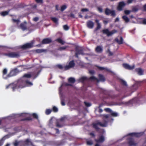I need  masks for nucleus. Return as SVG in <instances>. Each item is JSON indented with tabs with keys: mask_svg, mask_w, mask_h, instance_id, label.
Here are the masks:
<instances>
[{
	"mask_svg": "<svg viewBox=\"0 0 146 146\" xmlns=\"http://www.w3.org/2000/svg\"><path fill=\"white\" fill-rule=\"evenodd\" d=\"M25 82L27 85L28 86H31L33 85V84L32 82H29L27 80H26Z\"/></svg>",
	"mask_w": 146,
	"mask_h": 146,
	"instance_id": "28",
	"label": "nucleus"
},
{
	"mask_svg": "<svg viewBox=\"0 0 146 146\" xmlns=\"http://www.w3.org/2000/svg\"><path fill=\"white\" fill-rule=\"evenodd\" d=\"M51 112V110L50 109H47L45 111V113L47 115L50 114Z\"/></svg>",
	"mask_w": 146,
	"mask_h": 146,
	"instance_id": "33",
	"label": "nucleus"
},
{
	"mask_svg": "<svg viewBox=\"0 0 146 146\" xmlns=\"http://www.w3.org/2000/svg\"><path fill=\"white\" fill-rule=\"evenodd\" d=\"M86 143L88 145H91L93 144V142L92 141H87Z\"/></svg>",
	"mask_w": 146,
	"mask_h": 146,
	"instance_id": "39",
	"label": "nucleus"
},
{
	"mask_svg": "<svg viewBox=\"0 0 146 146\" xmlns=\"http://www.w3.org/2000/svg\"><path fill=\"white\" fill-rule=\"evenodd\" d=\"M65 119V117H62L60 118L59 121L56 123V127H63V124H62V121L64 120Z\"/></svg>",
	"mask_w": 146,
	"mask_h": 146,
	"instance_id": "7",
	"label": "nucleus"
},
{
	"mask_svg": "<svg viewBox=\"0 0 146 146\" xmlns=\"http://www.w3.org/2000/svg\"><path fill=\"white\" fill-rule=\"evenodd\" d=\"M68 81L71 83H74L75 81V80L73 78H70L68 79Z\"/></svg>",
	"mask_w": 146,
	"mask_h": 146,
	"instance_id": "26",
	"label": "nucleus"
},
{
	"mask_svg": "<svg viewBox=\"0 0 146 146\" xmlns=\"http://www.w3.org/2000/svg\"><path fill=\"white\" fill-rule=\"evenodd\" d=\"M8 12L7 11H5L2 12L1 13V15L2 16H5L8 14Z\"/></svg>",
	"mask_w": 146,
	"mask_h": 146,
	"instance_id": "29",
	"label": "nucleus"
},
{
	"mask_svg": "<svg viewBox=\"0 0 146 146\" xmlns=\"http://www.w3.org/2000/svg\"><path fill=\"white\" fill-rule=\"evenodd\" d=\"M57 40L59 43L62 44H63L65 43L64 41L60 38L58 39Z\"/></svg>",
	"mask_w": 146,
	"mask_h": 146,
	"instance_id": "23",
	"label": "nucleus"
},
{
	"mask_svg": "<svg viewBox=\"0 0 146 146\" xmlns=\"http://www.w3.org/2000/svg\"><path fill=\"white\" fill-rule=\"evenodd\" d=\"M22 115L24 117H29L31 116L30 114H28V113H27V114H22Z\"/></svg>",
	"mask_w": 146,
	"mask_h": 146,
	"instance_id": "38",
	"label": "nucleus"
},
{
	"mask_svg": "<svg viewBox=\"0 0 146 146\" xmlns=\"http://www.w3.org/2000/svg\"><path fill=\"white\" fill-rule=\"evenodd\" d=\"M125 5V4L123 2H121L119 3L117 7V9L119 11L121 10Z\"/></svg>",
	"mask_w": 146,
	"mask_h": 146,
	"instance_id": "10",
	"label": "nucleus"
},
{
	"mask_svg": "<svg viewBox=\"0 0 146 146\" xmlns=\"http://www.w3.org/2000/svg\"><path fill=\"white\" fill-rule=\"evenodd\" d=\"M115 40L119 44H121L123 43V39L122 37H120V41L118 39L116 38L115 39Z\"/></svg>",
	"mask_w": 146,
	"mask_h": 146,
	"instance_id": "22",
	"label": "nucleus"
},
{
	"mask_svg": "<svg viewBox=\"0 0 146 146\" xmlns=\"http://www.w3.org/2000/svg\"><path fill=\"white\" fill-rule=\"evenodd\" d=\"M52 21L55 23H57L58 22V19L56 18L52 17L51 18Z\"/></svg>",
	"mask_w": 146,
	"mask_h": 146,
	"instance_id": "32",
	"label": "nucleus"
},
{
	"mask_svg": "<svg viewBox=\"0 0 146 146\" xmlns=\"http://www.w3.org/2000/svg\"><path fill=\"white\" fill-rule=\"evenodd\" d=\"M98 10L99 12L100 13L102 12V9L100 7H98Z\"/></svg>",
	"mask_w": 146,
	"mask_h": 146,
	"instance_id": "48",
	"label": "nucleus"
},
{
	"mask_svg": "<svg viewBox=\"0 0 146 146\" xmlns=\"http://www.w3.org/2000/svg\"><path fill=\"white\" fill-rule=\"evenodd\" d=\"M96 52L100 53L102 52V48L101 47L98 46L96 48Z\"/></svg>",
	"mask_w": 146,
	"mask_h": 146,
	"instance_id": "16",
	"label": "nucleus"
},
{
	"mask_svg": "<svg viewBox=\"0 0 146 146\" xmlns=\"http://www.w3.org/2000/svg\"><path fill=\"white\" fill-rule=\"evenodd\" d=\"M33 41H32L31 42L27 43L22 46V48L23 49L31 48L33 46Z\"/></svg>",
	"mask_w": 146,
	"mask_h": 146,
	"instance_id": "5",
	"label": "nucleus"
},
{
	"mask_svg": "<svg viewBox=\"0 0 146 146\" xmlns=\"http://www.w3.org/2000/svg\"><path fill=\"white\" fill-rule=\"evenodd\" d=\"M51 41L50 39L47 38L43 40L42 42L43 44H48Z\"/></svg>",
	"mask_w": 146,
	"mask_h": 146,
	"instance_id": "14",
	"label": "nucleus"
},
{
	"mask_svg": "<svg viewBox=\"0 0 146 146\" xmlns=\"http://www.w3.org/2000/svg\"><path fill=\"white\" fill-rule=\"evenodd\" d=\"M108 23V21H104V23L105 24H106Z\"/></svg>",
	"mask_w": 146,
	"mask_h": 146,
	"instance_id": "64",
	"label": "nucleus"
},
{
	"mask_svg": "<svg viewBox=\"0 0 146 146\" xmlns=\"http://www.w3.org/2000/svg\"><path fill=\"white\" fill-rule=\"evenodd\" d=\"M70 16L72 18H74V14H71L70 15Z\"/></svg>",
	"mask_w": 146,
	"mask_h": 146,
	"instance_id": "61",
	"label": "nucleus"
},
{
	"mask_svg": "<svg viewBox=\"0 0 146 146\" xmlns=\"http://www.w3.org/2000/svg\"><path fill=\"white\" fill-rule=\"evenodd\" d=\"M54 129L56 131V133H59V131L57 128H54Z\"/></svg>",
	"mask_w": 146,
	"mask_h": 146,
	"instance_id": "53",
	"label": "nucleus"
},
{
	"mask_svg": "<svg viewBox=\"0 0 146 146\" xmlns=\"http://www.w3.org/2000/svg\"><path fill=\"white\" fill-rule=\"evenodd\" d=\"M90 135L93 136V137H95V135L93 133H90Z\"/></svg>",
	"mask_w": 146,
	"mask_h": 146,
	"instance_id": "55",
	"label": "nucleus"
},
{
	"mask_svg": "<svg viewBox=\"0 0 146 146\" xmlns=\"http://www.w3.org/2000/svg\"><path fill=\"white\" fill-rule=\"evenodd\" d=\"M63 28L65 30H68L69 29V27L66 25H65L63 26Z\"/></svg>",
	"mask_w": 146,
	"mask_h": 146,
	"instance_id": "41",
	"label": "nucleus"
},
{
	"mask_svg": "<svg viewBox=\"0 0 146 146\" xmlns=\"http://www.w3.org/2000/svg\"><path fill=\"white\" fill-rule=\"evenodd\" d=\"M8 57L12 58L18 57L19 56V54L15 52H11L9 53L6 55Z\"/></svg>",
	"mask_w": 146,
	"mask_h": 146,
	"instance_id": "4",
	"label": "nucleus"
},
{
	"mask_svg": "<svg viewBox=\"0 0 146 146\" xmlns=\"http://www.w3.org/2000/svg\"><path fill=\"white\" fill-rule=\"evenodd\" d=\"M90 79H91V80H96L97 82L98 81V79H97L94 76L91 77L90 78Z\"/></svg>",
	"mask_w": 146,
	"mask_h": 146,
	"instance_id": "36",
	"label": "nucleus"
},
{
	"mask_svg": "<svg viewBox=\"0 0 146 146\" xmlns=\"http://www.w3.org/2000/svg\"><path fill=\"white\" fill-rule=\"evenodd\" d=\"M87 25L88 28L90 29H92L94 27V24L93 22L90 21L87 22Z\"/></svg>",
	"mask_w": 146,
	"mask_h": 146,
	"instance_id": "12",
	"label": "nucleus"
},
{
	"mask_svg": "<svg viewBox=\"0 0 146 146\" xmlns=\"http://www.w3.org/2000/svg\"><path fill=\"white\" fill-rule=\"evenodd\" d=\"M88 79L87 77L85 76H82L79 78V80L80 82H83Z\"/></svg>",
	"mask_w": 146,
	"mask_h": 146,
	"instance_id": "17",
	"label": "nucleus"
},
{
	"mask_svg": "<svg viewBox=\"0 0 146 146\" xmlns=\"http://www.w3.org/2000/svg\"><path fill=\"white\" fill-rule=\"evenodd\" d=\"M122 83L124 84V85H126V84H126V83L125 82V81H123V80H122Z\"/></svg>",
	"mask_w": 146,
	"mask_h": 146,
	"instance_id": "59",
	"label": "nucleus"
},
{
	"mask_svg": "<svg viewBox=\"0 0 146 146\" xmlns=\"http://www.w3.org/2000/svg\"><path fill=\"white\" fill-rule=\"evenodd\" d=\"M7 72V70L6 69H5L3 71V77L5 78H6L5 77V75L6 74Z\"/></svg>",
	"mask_w": 146,
	"mask_h": 146,
	"instance_id": "24",
	"label": "nucleus"
},
{
	"mask_svg": "<svg viewBox=\"0 0 146 146\" xmlns=\"http://www.w3.org/2000/svg\"><path fill=\"white\" fill-rule=\"evenodd\" d=\"M111 115L114 117H116L118 116V114L117 113L113 111L111 112Z\"/></svg>",
	"mask_w": 146,
	"mask_h": 146,
	"instance_id": "31",
	"label": "nucleus"
},
{
	"mask_svg": "<svg viewBox=\"0 0 146 146\" xmlns=\"http://www.w3.org/2000/svg\"><path fill=\"white\" fill-rule=\"evenodd\" d=\"M33 116L36 118H38V116L37 114L35 113H33L32 114Z\"/></svg>",
	"mask_w": 146,
	"mask_h": 146,
	"instance_id": "45",
	"label": "nucleus"
},
{
	"mask_svg": "<svg viewBox=\"0 0 146 146\" xmlns=\"http://www.w3.org/2000/svg\"><path fill=\"white\" fill-rule=\"evenodd\" d=\"M107 123H102L99 121H97L93 124V127L95 128H96L98 127H106L107 126Z\"/></svg>",
	"mask_w": 146,
	"mask_h": 146,
	"instance_id": "3",
	"label": "nucleus"
},
{
	"mask_svg": "<svg viewBox=\"0 0 146 146\" xmlns=\"http://www.w3.org/2000/svg\"><path fill=\"white\" fill-rule=\"evenodd\" d=\"M89 72L91 74H93L94 73V70H91Z\"/></svg>",
	"mask_w": 146,
	"mask_h": 146,
	"instance_id": "56",
	"label": "nucleus"
},
{
	"mask_svg": "<svg viewBox=\"0 0 146 146\" xmlns=\"http://www.w3.org/2000/svg\"><path fill=\"white\" fill-rule=\"evenodd\" d=\"M54 121V119L53 118H52L49 121V125H51Z\"/></svg>",
	"mask_w": 146,
	"mask_h": 146,
	"instance_id": "37",
	"label": "nucleus"
},
{
	"mask_svg": "<svg viewBox=\"0 0 146 146\" xmlns=\"http://www.w3.org/2000/svg\"><path fill=\"white\" fill-rule=\"evenodd\" d=\"M74 64L73 61H72L70 62L69 64L68 65L64 67V69L65 70H68L71 68H72L74 66Z\"/></svg>",
	"mask_w": 146,
	"mask_h": 146,
	"instance_id": "8",
	"label": "nucleus"
},
{
	"mask_svg": "<svg viewBox=\"0 0 146 146\" xmlns=\"http://www.w3.org/2000/svg\"><path fill=\"white\" fill-rule=\"evenodd\" d=\"M15 146H17L19 144V142L16 141L14 144Z\"/></svg>",
	"mask_w": 146,
	"mask_h": 146,
	"instance_id": "52",
	"label": "nucleus"
},
{
	"mask_svg": "<svg viewBox=\"0 0 146 146\" xmlns=\"http://www.w3.org/2000/svg\"><path fill=\"white\" fill-rule=\"evenodd\" d=\"M95 21H96V23H97V26L96 28V29L97 30L98 29H100L101 28V25H100V24L99 22V21L97 19H96V20Z\"/></svg>",
	"mask_w": 146,
	"mask_h": 146,
	"instance_id": "19",
	"label": "nucleus"
},
{
	"mask_svg": "<svg viewBox=\"0 0 146 146\" xmlns=\"http://www.w3.org/2000/svg\"><path fill=\"white\" fill-rule=\"evenodd\" d=\"M99 76L100 80L102 81H104V78L103 76L101 75L100 74L99 75Z\"/></svg>",
	"mask_w": 146,
	"mask_h": 146,
	"instance_id": "30",
	"label": "nucleus"
},
{
	"mask_svg": "<svg viewBox=\"0 0 146 146\" xmlns=\"http://www.w3.org/2000/svg\"><path fill=\"white\" fill-rule=\"evenodd\" d=\"M13 21L14 22L16 23L17 24L19 22H20V21L19 20H15L14 19H13Z\"/></svg>",
	"mask_w": 146,
	"mask_h": 146,
	"instance_id": "46",
	"label": "nucleus"
},
{
	"mask_svg": "<svg viewBox=\"0 0 146 146\" xmlns=\"http://www.w3.org/2000/svg\"><path fill=\"white\" fill-rule=\"evenodd\" d=\"M119 18H117L115 20V22L118 21H119Z\"/></svg>",
	"mask_w": 146,
	"mask_h": 146,
	"instance_id": "63",
	"label": "nucleus"
},
{
	"mask_svg": "<svg viewBox=\"0 0 146 146\" xmlns=\"http://www.w3.org/2000/svg\"><path fill=\"white\" fill-rule=\"evenodd\" d=\"M31 75L30 74H25L23 77V79L24 80H25V78H29L31 77Z\"/></svg>",
	"mask_w": 146,
	"mask_h": 146,
	"instance_id": "18",
	"label": "nucleus"
},
{
	"mask_svg": "<svg viewBox=\"0 0 146 146\" xmlns=\"http://www.w3.org/2000/svg\"><path fill=\"white\" fill-rule=\"evenodd\" d=\"M67 48V46H65L63 47H61L59 48V49L60 50H65L66 48Z\"/></svg>",
	"mask_w": 146,
	"mask_h": 146,
	"instance_id": "43",
	"label": "nucleus"
},
{
	"mask_svg": "<svg viewBox=\"0 0 146 146\" xmlns=\"http://www.w3.org/2000/svg\"><path fill=\"white\" fill-rule=\"evenodd\" d=\"M143 134L142 133H129L128 135L130 136L131 137L129 138L128 139V144L129 146H135L137 143H135L134 142V139L133 138V136L136 137H139L141 136Z\"/></svg>",
	"mask_w": 146,
	"mask_h": 146,
	"instance_id": "1",
	"label": "nucleus"
},
{
	"mask_svg": "<svg viewBox=\"0 0 146 146\" xmlns=\"http://www.w3.org/2000/svg\"><path fill=\"white\" fill-rule=\"evenodd\" d=\"M8 138V136L6 135L4 136L3 138L0 140V145H1L3 144V141H4L6 139Z\"/></svg>",
	"mask_w": 146,
	"mask_h": 146,
	"instance_id": "15",
	"label": "nucleus"
},
{
	"mask_svg": "<svg viewBox=\"0 0 146 146\" xmlns=\"http://www.w3.org/2000/svg\"><path fill=\"white\" fill-rule=\"evenodd\" d=\"M36 51L38 52H43L42 50H37Z\"/></svg>",
	"mask_w": 146,
	"mask_h": 146,
	"instance_id": "60",
	"label": "nucleus"
},
{
	"mask_svg": "<svg viewBox=\"0 0 146 146\" xmlns=\"http://www.w3.org/2000/svg\"><path fill=\"white\" fill-rule=\"evenodd\" d=\"M13 84H11L8 86H6V88H8V87H9L10 88H12L13 89V90H14L15 89V87H13Z\"/></svg>",
	"mask_w": 146,
	"mask_h": 146,
	"instance_id": "34",
	"label": "nucleus"
},
{
	"mask_svg": "<svg viewBox=\"0 0 146 146\" xmlns=\"http://www.w3.org/2000/svg\"><path fill=\"white\" fill-rule=\"evenodd\" d=\"M105 110L107 111H110L111 112V110L109 108H106L105 109Z\"/></svg>",
	"mask_w": 146,
	"mask_h": 146,
	"instance_id": "54",
	"label": "nucleus"
},
{
	"mask_svg": "<svg viewBox=\"0 0 146 146\" xmlns=\"http://www.w3.org/2000/svg\"><path fill=\"white\" fill-rule=\"evenodd\" d=\"M67 7L65 5H64L62 6L61 7V11H63L65 9H66Z\"/></svg>",
	"mask_w": 146,
	"mask_h": 146,
	"instance_id": "35",
	"label": "nucleus"
},
{
	"mask_svg": "<svg viewBox=\"0 0 146 146\" xmlns=\"http://www.w3.org/2000/svg\"><path fill=\"white\" fill-rule=\"evenodd\" d=\"M15 70H12V71L11 72V74H12V75H15L14 74H13V73L15 71Z\"/></svg>",
	"mask_w": 146,
	"mask_h": 146,
	"instance_id": "62",
	"label": "nucleus"
},
{
	"mask_svg": "<svg viewBox=\"0 0 146 146\" xmlns=\"http://www.w3.org/2000/svg\"><path fill=\"white\" fill-rule=\"evenodd\" d=\"M95 141L97 143H102L105 141V139L104 136L103 135L100 136L98 139H95Z\"/></svg>",
	"mask_w": 146,
	"mask_h": 146,
	"instance_id": "11",
	"label": "nucleus"
},
{
	"mask_svg": "<svg viewBox=\"0 0 146 146\" xmlns=\"http://www.w3.org/2000/svg\"><path fill=\"white\" fill-rule=\"evenodd\" d=\"M78 54H81L82 55H83V53L82 51H79L78 53H76V56L77 57H78Z\"/></svg>",
	"mask_w": 146,
	"mask_h": 146,
	"instance_id": "47",
	"label": "nucleus"
},
{
	"mask_svg": "<svg viewBox=\"0 0 146 146\" xmlns=\"http://www.w3.org/2000/svg\"><path fill=\"white\" fill-rule=\"evenodd\" d=\"M143 24H146V19H145L143 20Z\"/></svg>",
	"mask_w": 146,
	"mask_h": 146,
	"instance_id": "57",
	"label": "nucleus"
},
{
	"mask_svg": "<svg viewBox=\"0 0 146 146\" xmlns=\"http://www.w3.org/2000/svg\"><path fill=\"white\" fill-rule=\"evenodd\" d=\"M33 19L34 21H36L38 20V18L37 17H35Z\"/></svg>",
	"mask_w": 146,
	"mask_h": 146,
	"instance_id": "58",
	"label": "nucleus"
},
{
	"mask_svg": "<svg viewBox=\"0 0 146 146\" xmlns=\"http://www.w3.org/2000/svg\"><path fill=\"white\" fill-rule=\"evenodd\" d=\"M122 18L126 23L128 22L129 21V18L126 16H123L122 17Z\"/></svg>",
	"mask_w": 146,
	"mask_h": 146,
	"instance_id": "21",
	"label": "nucleus"
},
{
	"mask_svg": "<svg viewBox=\"0 0 146 146\" xmlns=\"http://www.w3.org/2000/svg\"><path fill=\"white\" fill-rule=\"evenodd\" d=\"M84 104L86 106L89 107L91 106V104L89 102H85Z\"/></svg>",
	"mask_w": 146,
	"mask_h": 146,
	"instance_id": "40",
	"label": "nucleus"
},
{
	"mask_svg": "<svg viewBox=\"0 0 146 146\" xmlns=\"http://www.w3.org/2000/svg\"><path fill=\"white\" fill-rule=\"evenodd\" d=\"M98 68L100 70H107V68H104V67H98Z\"/></svg>",
	"mask_w": 146,
	"mask_h": 146,
	"instance_id": "49",
	"label": "nucleus"
},
{
	"mask_svg": "<svg viewBox=\"0 0 146 146\" xmlns=\"http://www.w3.org/2000/svg\"><path fill=\"white\" fill-rule=\"evenodd\" d=\"M105 13L106 15L111 14L112 16H115V11H111L108 9H106L105 11Z\"/></svg>",
	"mask_w": 146,
	"mask_h": 146,
	"instance_id": "6",
	"label": "nucleus"
},
{
	"mask_svg": "<svg viewBox=\"0 0 146 146\" xmlns=\"http://www.w3.org/2000/svg\"><path fill=\"white\" fill-rule=\"evenodd\" d=\"M131 12V11L128 10H126L125 11L124 13L128 15Z\"/></svg>",
	"mask_w": 146,
	"mask_h": 146,
	"instance_id": "44",
	"label": "nucleus"
},
{
	"mask_svg": "<svg viewBox=\"0 0 146 146\" xmlns=\"http://www.w3.org/2000/svg\"><path fill=\"white\" fill-rule=\"evenodd\" d=\"M109 117V116L108 115H105L104 117L105 120H106V119Z\"/></svg>",
	"mask_w": 146,
	"mask_h": 146,
	"instance_id": "50",
	"label": "nucleus"
},
{
	"mask_svg": "<svg viewBox=\"0 0 146 146\" xmlns=\"http://www.w3.org/2000/svg\"><path fill=\"white\" fill-rule=\"evenodd\" d=\"M103 33L107 35L108 36H110L117 32L116 30H113L111 31H109L108 29H104L102 31Z\"/></svg>",
	"mask_w": 146,
	"mask_h": 146,
	"instance_id": "2",
	"label": "nucleus"
},
{
	"mask_svg": "<svg viewBox=\"0 0 146 146\" xmlns=\"http://www.w3.org/2000/svg\"><path fill=\"white\" fill-rule=\"evenodd\" d=\"M23 144L29 145V143H31L32 142L30 141V140L29 139H25V141H23Z\"/></svg>",
	"mask_w": 146,
	"mask_h": 146,
	"instance_id": "13",
	"label": "nucleus"
},
{
	"mask_svg": "<svg viewBox=\"0 0 146 146\" xmlns=\"http://www.w3.org/2000/svg\"><path fill=\"white\" fill-rule=\"evenodd\" d=\"M36 1L38 3H42V0H36Z\"/></svg>",
	"mask_w": 146,
	"mask_h": 146,
	"instance_id": "51",
	"label": "nucleus"
},
{
	"mask_svg": "<svg viewBox=\"0 0 146 146\" xmlns=\"http://www.w3.org/2000/svg\"><path fill=\"white\" fill-rule=\"evenodd\" d=\"M21 28L23 30H25L26 29L25 24H21Z\"/></svg>",
	"mask_w": 146,
	"mask_h": 146,
	"instance_id": "27",
	"label": "nucleus"
},
{
	"mask_svg": "<svg viewBox=\"0 0 146 146\" xmlns=\"http://www.w3.org/2000/svg\"><path fill=\"white\" fill-rule=\"evenodd\" d=\"M136 70L139 74L140 75L142 74L143 71L140 68H138L136 69Z\"/></svg>",
	"mask_w": 146,
	"mask_h": 146,
	"instance_id": "20",
	"label": "nucleus"
},
{
	"mask_svg": "<svg viewBox=\"0 0 146 146\" xmlns=\"http://www.w3.org/2000/svg\"><path fill=\"white\" fill-rule=\"evenodd\" d=\"M89 11V9H87V8H82L81 10V11L82 12V13H83L84 12H88Z\"/></svg>",
	"mask_w": 146,
	"mask_h": 146,
	"instance_id": "25",
	"label": "nucleus"
},
{
	"mask_svg": "<svg viewBox=\"0 0 146 146\" xmlns=\"http://www.w3.org/2000/svg\"><path fill=\"white\" fill-rule=\"evenodd\" d=\"M53 110L54 111V112H56L58 111V110L57 108L55 106L53 107Z\"/></svg>",
	"mask_w": 146,
	"mask_h": 146,
	"instance_id": "42",
	"label": "nucleus"
},
{
	"mask_svg": "<svg viewBox=\"0 0 146 146\" xmlns=\"http://www.w3.org/2000/svg\"><path fill=\"white\" fill-rule=\"evenodd\" d=\"M123 66L125 68L129 70H132L135 68L134 65L130 66L129 64H124L123 65Z\"/></svg>",
	"mask_w": 146,
	"mask_h": 146,
	"instance_id": "9",
	"label": "nucleus"
}]
</instances>
